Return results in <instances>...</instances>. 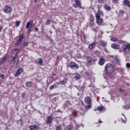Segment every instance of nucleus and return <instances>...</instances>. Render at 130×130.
Returning <instances> with one entry per match:
<instances>
[{
  "instance_id": "nucleus-22",
  "label": "nucleus",
  "mask_w": 130,
  "mask_h": 130,
  "mask_svg": "<svg viewBox=\"0 0 130 130\" xmlns=\"http://www.w3.org/2000/svg\"><path fill=\"white\" fill-rule=\"evenodd\" d=\"M122 115L123 116V118H121L122 122H123V123H126V118L125 117V115L123 113H122Z\"/></svg>"
},
{
  "instance_id": "nucleus-52",
  "label": "nucleus",
  "mask_w": 130,
  "mask_h": 130,
  "mask_svg": "<svg viewBox=\"0 0 130 130\" xmlns=\"http://www.w3.org/2000/svg\"><path fill=\"white\" fill-rule=\"evenodd\" d=\"M92 61H93V62H95V61H97V58L93 59Z\"/></svg>"
},
{
  "instance_id": "nucleus-47",
  "label": "nucleus",
  "mask_w": 130,
  "mask_h": 130,
  "mask_svg": "<svg viewBox=\"0 0 130 130\" xmlns=\"http://www.w3.org/2000/svg\"><path fill=\"white\" fill-rule=\"evenodd\" d=\"M26 29H28L27 31L28 32V33H30L31 32V29H32V28H28Z\"/></svg>"
},
{
  "instance_id": "nucleus-43",
  "label": "nucleus",
  "mask_w": 130,
  "mask_h": 130,
  "mask_svg": "<svg viewBox=\"0 0 130 130\" xmlns=\"http://www.w3.org/2000/svg\"><path fill=\"white\" fill-rule=\"evenodd\" d=\"M126 68H127L128 69H129V68H130V63H127L126 64Z\"/></svg>"
},
{
  "instance_id": "nucleus-62",
  "label": "nucleus",
  "mask_w": 130,
  "mask_h": 130,
  "mask_svg": "<svg viewBox=\"0 0 130 130\" xmlns=\"http://www.w3.org/2000/svg\"><path fill=\"white\" fill-rule=\"evenodd\" d=\"M119 52H121V51H120V50H119Z\"/></svg>"
},
{
  "instance_id": "nucleus-6",
  "label": "nucleus",
  "mask_w": 130,
  "mask_h": 130,
  "mask_svg": "<svg viewBox=\"0 0 130 130\" xmlns=\"http://www.w3.org/2000/svg\"><path fill=\"white\" fill-rule=\"evenodd\" d=\"M122 48L124 53H129L130 52V44L122 45Z\"/></svg>"
},
{
  "instance_id": "nucleus-12",
  "label": "nucleus",
  "mask_w": 130,
  "mask_h": 130,
  "mask_svg": "<svg viewBox=\"0 0 130 130\" xmlns=\"http://www.w3.org/2000/svg\"><path fill=\"white\" fill-rule=\"evenodd\" d=\"M58 85H60V82H55L53 85H51L49 87V89L51 91L53 90V89L55 88L58 87Z\"/></svg>"
},
{
  "instance_id": "nucleus-40",
  "label": "nucleus",
  "mask_w": 130,
  "mask_h": 130,
  "mask_svg": "<svg viewBox=\"0 0 130 130\" xmlns=\"http://www.w3.org/2000/svg\"><path fill=\"white\" fill-rule=\"evenodd\" d=\"M23 46H28V42H24L23 43Z\"/></svg>"
},
{
  "instance_id": "nucleus-28",
  "label": "nucleus",
  "mask_w": 130,
  "mask_h": 130,
  "mask_svg": "<svg viewBox=\"0 0 130 130\" xmlns=\"http://www.w3.org/2000/svg\"><path fill=\"white\" fill-rule=\"evenodd\" d=\"M38 63L40 64V66H42L43 64V60L41 58H39L38 59Z\"/></svg>"
},
{
  "instance_id": "nucleus-14",
  "label": "nucleus",
  "mask_w": 130,
  "mask_h": 130,
  "mask_svg": "<svg viewBox=\"0 0 130 130\" xmlns=\"http://www.w3.org/2000/svg\"><path fill=\"white\" fill-rule=\"evenodd\" d=\"M32 26H33V20H30L27 22L26 25V28L29 29V28H32Z\"/></svg>"
},
{
  "instance_id": "nucleus-17",
  "label": "nucleus",
  "mask_w": 130,
  "mask_h": 130,
  "mask_svg": "<svg viewBox=\"0 0 130 130\" xmlns=\"http://www.w3.org/2000/svg\"><path fill=\"white\" fill-rule=\"evenodd\" d=\"M47 124H50L52 122V116H49L47 117L46 121Z\"/></svg>"
},
{
  "instance_id": "nucleus-31",
  "label": "nucleus",
  "mask_w": 130,
  "mask_h": 130,
  "mask_svg": "<svg viewBox=\"0 0 130 130\" xmlns=\"http://www.w3.org/2000/svg\"><path fill=\"white\" fill-rule=\"evenodd\" d=\"M87 62H92L93 61V58L92 57L88 56L87 57Z\"/></svg>"
},
{
  "instance_id": "nucleus-51",
  "label": "nucleus",
  "mask_w": 130,
  "mask_h": 130,
  "mask_svg": "<svg viewBox=\"0 0 130 130\" xmlns=\"http://www.w3.org/2000/svg\"><path fill=\"white\" fill-rule=\"evenodd\" d=\"M34 29H35V31H38V30H39L38 27H35Z\"/></svg>"
},
{
  "instance_id": "nucleus-42",
  "label": "nucleus",
  "mask_w": 130,
  "mask_h": 130,
  "mask_svg": "<svg viewBox=\"0 0 130 130\" xmlns=\"http://www.w3.org/2000/svg\"><path fill=\"white\" fill-rule=\"evenodd\" d=\"M73 115H74V116L77 117V115L78 114V112H74L73 113Z\"/></svg>"
},
{
  "instance_id": "nucleus-20",
  "label": "nucleus",
  "mask_w": 130,
  "mask_h": 130,
  "mask_svg": "<svg viewBox=\"0 0 130 130\" xmlns=\"http://www.w3.org/2000/svg\"><path fill=\"white\" fill-rule=\"evenodd\" d=\"M74 79H75V80H80L81 79V76H80V74H79L78 73H75Z\"/></svg>"
},
{
  "instance_id": "nucleus-8",
  "label": "nucleus",
  "mask_w": 130,
  "mask_h": 130,
  "mask_svg": "<svg viewBox=\"0 0 130 130\" xmlns=\"http://www.w3.org/2000/svg\"><path fill=\"white\" fill-rule=\"evenodd\" d=\"M69 66L70 68L72 69V70H74L75 69L78 70V69L79 68V66L78 65V64L76 63L75 62H70L69 64Z\"/></svg>"
},
{
  "instance_id": "nucleus-49",
  "label": "nucleus",
  "mask_w": 130,
  "mask_h": 130,
  "mask_svg": "<svg viewBox=\"0 0 130 130\" xmlns=\"http://www.w3.org/2000/svg\"><path fill=\"white\" fill-rule=\"evenodd\" d=\"M76 127H77V128H79V127H81V126L79 125V124H77V125H76Z\"/></svg>"
},
{
  "instance_id": "nucleus-5",
  "label": "nucleus",
  "mask_w": 130,
  "mask_h": 130,
  "mask_svg": "<svg viewBox=\"0 0 130 130\" xmlns=\"http://www.w3.org/2000/svg\"><path fill=\"white\" fill-rule=\"evenodd\" d=\"M3 11L6 14H11L13 12V8L9 5H5L3 9Z\"/></svg>"
},
{
  "instance_id": "nucleus-38",
  "label": "nucleus",
  "mask_w": 130,
  "mask_h": 130,
  "mask_svg": "<svg viewBox=\"0 0 130 130\" xmlns=\"http://www.w3.org/2000/svg\"><path fill=\"white\" fill-rule=\"evenodd\" d=\"M115 62L116 63H117V64H119V62H120V61L116 58L115 60Z\"/></svg>"
},
{
  "instance_id": "nucleus-64",
  "label": "nucleus",
  "mask_w": 130,
  "mask_h": 130,
  "mask_svg": "<svg viewBox=\"0 0 130 130\" xmlns=\"http://www.w3.org/2000/svg\"><path fill=\"white\" fill-rule=\"evenodd\" d=\"M56 118H58V117H57Z\"/></svg>"
},
{
  "instance_id": "nucleus-36",
  "label": "nucleus",
  "mask_w": 130,
  "mask_h": 130,
  "mask_svg": "<svg viewBox=\"0 0 130 130\" xmlns=\"http://www.w3.org/2000/svg\"><path fill=\"white\" fill-rule=\"evenodd\" d=\"M45 25H49L50 24V20L48 19L47 20V21L45 22Z\"/></svg>"
},
{
  "instance_id": "nucleus-1",
  "label": "nucleus",
  "mask_w": 130,
  "mask_h": 130,
  "mask_svg": "<svg viewBox=\"0 0 130 130\" xmlns=\"http://www.w3.org/2000/svg\"><path fill=\"white\" fill-rule=\"evenodd\" d=\"M116 68H114V66L112 64L108 63L106 65L104 72H105L107 75H110L113 74Z\"/></svg>"
},
{
  "instance_id": "nucleus-11",
  "label": "nucleus",
  "mask_w": 130,
  "mask_h": 130,
  "mask_svg": "<svg viewBox=\"0 0 130 130\" xmlns=\"http://www.w3.org/2000/svg\"><path fill=\"white\" fill-rule=\"evenodd\" d=\"M22 73H23V69H22V68L19 67L18 69L17 72H15V74H14V77L18 78V77H19V76H20L21 74H22Z\"/></svg>"
},
{
  "instance_id": "nucleus-41",
  "label": "nucleus",
  "mask_w": 130,
  "mask_h": 130,
  "mask_svg": "<svg viewBox=\"0 0 130 130\" xmlns=\"http://www.w3.org/2000/svg\"><path fill=\"white\" fill-rule=\"evenodd\" d=\"M118 43H119V44H123V41L122 40H119Z\"/></svg>"
},
{
  "instance_id": "nucleus-10",
  "label": "nucleus",
  "mask_w": 130,
  "mask_h": 130,
  "mask_svg": "<svg viewBox=\"0 0 130 130\" xmlns=\"http://www.w3.org/2000/svg\"><path fill=\"white\" fill-rule=\"evenodd\" d=\"M9 59V55L8 54H6L5 55V56L2 57L0 60V64H3V63H5L6 61Z\"/></svg>"
},
{
  "instance_id": "nucleus-27",
  "label": "nucleus",
  "mask_w": 130,
  "mask_h": 130,
  "mask_svg": "<svg viewBox=\"0 0 130 130\" xmlns=\"http://www.w3.org/2000/svg\"><path fill=\"white\" fill-rule=\"evenodd\" d=\"M73 128H74V126H73V125H70L68 126H67L64 130H73Z\"/></svg>"
},
{
  "instance_id": "nucleus-61",
  "label": "nucleus",
  "mask_w": 130,
  "mask_h": 130,
  "mask_svg": "<svg viewBox=\"0 0 130 130\" xmlns=\"http://www.w3.org/2000/svg\"><path fill=\"white\" fill-rule=\"evenodd\" d=\"M126 85L127 86H129V84H127Z\"/></svg>"
},
{
  "instance_id": "nucleus-13",
  "label": "nucleus",
  "mask_w": 130,
  "mask_h": 130,
  "mask_svg": "<svg viewBox=\"0 0 130 130\" xmlns=\"http://www.w3.org/2000/svg\"><path fill=\"white\" fill-rule=\"evenodd\" d=\"M96 24L99 26L102 25L103 19L101 17H95Z\"/></svg>"
},
{
  "instance_id": "nucleus-21",
  "label": "nucleus",
  "mask_w": 130,
  "mask_h": 130,
  "mask_svg": "<svg viewBox=\"0 0 130 130\" xmlns=\"http://www.w3.org/2000/svg\"><path fill=\"white\" fill-rule=\"evenodd\" d=\"M101 16H103V12L98 11L97 13H95V17H101Z\"/></svg>"
},
{
  "instance_id": "nucleus-25",
  "label": "nucleus",
  "mask_w": 130,
  "mask_h": 130,
  "mask_svg": "<svg viewBox=\"0 0 130 130\" xmlns=\"http://www.w3.org/2000/svg\"><path fill=\"white\" fill-rule=\"evenodd\" d=\"M60 83V85H66L67 83H68V79H63L61 81L59 82Z\"/></svg>"
},
{
  "instance_id": "nucleus-39",
  "label": "nucleus",
  "mask_w": 130,
  "mask_h": 130,
  "mask_svg": "<svg viewBox=\"0 0 130 130\" xmlns=\"http://www.w3.org/2000/svg\"><path fill=\"white\" fill-rule=\"evenodd\" d=\"M56 130H61V127L59 126H57L56 127Z\"/></svg>"
},
{
  "instance_id": "nucleus-57",
  "label": "nucleus",
  "mask_w": 130,
  "mask_h": 130,
  "mask_svg": "<svg viewBox=\"0 0 130 130\" xmlns=\"http://www.w3.org/2000/svg\"><path fill=\"white\" fill-rule=\"evenodd\" d=\"M38 0H34V2H35V3H38Z\"/></svg>"
},
{
  "instance_id": "nucleus-54",
  "label": "nucleus",
  "mask_w": 130,
  "mask_h": 130,
  "mask_svg": "<svg viewBox=\"0 0 130 130\" xmlns=\"http://www.w3.org/2000/svg\"><path fill=\"white\" fill-rule=\"evenodd\" d=\"M83 38L84 39H85L86 38V35H85V34L83 35Z\"/></svg>"
},
{
  "instance_id": "nucleus-53",
  "label": "nucleus",
  "mask_w": 130,
  "mask_h": 130,
  "mask_svg": "<svg viewBox=\"0 0 130 130\" xmlns=\"http://www.w3.org/2000/svg\"><path fill=\"white\" fill-rule=\"evenodd\" d=\"M53 100H54V101H56V100H57V98H54Z\"/></svg>"
},
{
  "instance_id": "nucleus-7",
  "label": "nucleus",
  "mask_w": 130,
  "mask_h": 130,
  "mask_svg": "<svg viewBox=\"0 0 130 130\" xmlns=\"http://www.w3.org/2000/svg\"><path fill=\"white\" fill-rule=\"evenodd\" d=\"M23 38H24V34H21L19 36V37L17 40L16 43H15L16 46H19V45H21V43H22Z\"/></svg>"
},
{
  "instance_id": "nucleus-30",
  "label": "nucleus",
  "mask_w": 130,
  "mask_h": 130,
  "mask_svg": "<svg viewBox=\"0 0 130 130\" xmlns=\"http://www.w3.org/2000/svg\"><path fill=\"white\" fill-rule=\"evenodd\" d=\"M106 109L105 108H104V107H98L97 110H99L100 111H102V110H104V111H105V110Z\"/></svg>"
},
{
  "instance_id": "nucleus-44",
  "label": "nucleus",
  "mask_w": 130,
  "mask_h": 130,
  "mask_svg": "<svg viewBox=\"0 0 130 130\" xmlns=\"http://www.w3.org/2000/svg\"><path fill=\"white\" fill-rule=\"evenodd\" d=\"M4 77H5V75H4V74L0 75V78H2V80H4ZM0 85H1V83H0Z\"/></svg>"
},
{
  "instance_id": "nucleus-37",
  "label": "nucleus",
  "mask_w": 130,
  "mask_h": 130,
  "mask_svg": "<svg viewBox=\"0 0 130 130\" xmlns=\"http://www.w3.org/2000/svg\"><path fill=\"white\" fill-rule=\"evenodd\" d=\"M21 97H22V98H23V99H24V98H25L26 97V93L23 92L21 95Z\"/></svg>"
},
{
  "instance_id": "nucleus-35",
  "label": "nucleus",
  "mask_w": 130,
  "mask_h": 130,
  "mask_svg": "<svg viewBox=\"0 0 130 130\" xmlns=\"http://www.w3.org/2000/svg\"><path fill=\"white\" fill-rule=\"evenodd\" d=\"M20 24H21V22L20 21H16V27H19L20 26Z\"/></svg>"
},
{
  "instance_id": "nucleus-58",
  "label": "nucleus",
  "mask_w": 130,
  "mask_h": 130,
  "mask_svg": "<svg viewBox=\"0 0 130 130\" xmlns=\"http://www.w3.org/2000/svg\"><path fill=\"white\" fill-rule=\"evenodd\" d=\"M76 35H77V36H79V32H77V33H76Z\"/></svg>"
},
{
  "instance_id": "nucleus-32",
  "label": "nucleus",
  "mask_w": 130,
  "mask_h": 130,
  "mask_svg": "<svg viewBox=\"0 0 130 130\" xmlns=\"http://www.w3.org/2000/svg\"><path fill=\"white\" fill-rule=\"evenodd\" d=\"M85 77L86 79H90V74L88 72H85Z\"/></svg>"
},
{
  "instance_id": "nucleus-3",
  "label": "nucleus",
  "mask_w": 130,
  "mask_h": 130,
  "mask_svg": "<svg viewBox=\"0 0 130 130\" xmlns=\"http://www.w3.org/2000/svg\"><path fill=\"white\" fill-rule=\"evenodd\" d=\"M14 50V51H18L13 58V67L14 68H17V67H18V64H19V59L18 58L17 54L20 52V49H18V48H15Z\"/></svg>"
},
{
  "instance_id": "nucleus-50",
  "label": "nucleus",
  "mask_w": 130,
  "mask_h": 130,
  "mask_svg": "<svg viewBox=\"0 0 130 130\" xmlns=\"http://www.w3.org/2000/svg\"><path fill=\"white\" fill-rule=\"evenodd\" d=\"M102 122H102V121H101V119H99V123H102Z\"/></svg>"
},
{
  "instance_id": "nucleus-33",
  "label": "nucleus",
  "mask_w": 130,
  "mask_h": 130,
  "mask_svg": "<svg viewBox=\"0 0 130 130\" xmlns=\"http://www.w3.org/2000/svg\"><path fill=\"white\" fill-rule=\"evenodd\" d=\"M99 4H104L107 0H98Z\"/></svg>"
},
{
  "instance_id": "nucleus-2",
  "label": "nucleus",
  "mask_w": 130,
  "mask_h": 130,
  "mask_svg": "<svg viewBox=\"0 0 130 130\" xmlns=\"http://www.w3.org/2000/svg\"><path fill=\"white\" fill-rule=\"evenodd\" d=\"M84 102L87 104V105L84 106V108L85 110H89L92 108V99L90 96H86L84 99Z\"/></svg>"
},
{
  "instance_id": "nucleus-34",
  "label": "nucleus",
  "mask_w": 130,
  "mask_h": 130,
  "mask_svg": "<svg viewBox=\"0 0 130 130\" xmlns=\"http://www.w3.org/2000/svg\"><path fill=\"white\" fill-rule=\"evenodd\" d=\"M111 41H113L114 42H115L116 41H118V40L117 39V38L115 37H113L111 38Z\"/></svg>"
},
{
  "instance_id": "nucleus-59",
  "label": "nucleus",
  "mask_w": 130,
  "mask_h": 130,
  "mask_svg": "<svg viewBox=\"0 0 130 130\" xmlns=\"http://www.w3.org/2000/svg\"><path fill=\"white\" fill-rule=\"evenodd\" d=\"M124 95L125 97H126V93H125L124 94Z\"/></svg>"
},
{
  "instance_id": "nucleus-16",
  "label": "nucleus",
  "mask_w": 130,
  "mask_h": 130,
  "mask_svg": "<svg viewBox=\"0 0 130 130\" xmlns=\"http://www.w3.org/2000/svg\"><path fill=\"white\" fill-rule=\"evenodd\" d=\"M30 130H39V126L34 124V125H30L29 127Z\"/></svg>"
},
{
  "instance_id": "nucleus-24",
  "label": "nucleus",
  "mask_w": 130,
  "mask_h": 130,
  "mask_svg": "<svg viewBox=\"0 0 130 130\" xmlns=\"http://www.w3.org/2000/svg\"><path fill=\"white\" fill-rule=\"evenodd\" d=\"M111 47H112V48L114 49H119V45H116L115 44H112Z\"/></svg>"
},
{
  "instance_id": "nucleus-45",
  "label": "nucleus",
  "mask_w": 130,
  "mask_h": 130,
  "mask_svg": "<svg viewBox=\"0 0 130 130\" xmlns=\"http://www.w3.org/2000/svg\"><path fill=\"white\" fill-rule=\"evenodd\" d=\"M119 0H113V3H115V4H117Z\"/></svg>"
},
{
  "instance_id": "nucleus-63",
  "label": "nucleus",
  "mask_w": 130,
  "mask_h": 130,
  "mask_svg": "<svg viewBox=\"0 0 130 130\" xmlns=\"http://www.w3.org/2000/svg\"><path fill=\"white\" fill-rule=\"evenodd\" d=\"M94 32H96V30L94 29Z\"/></svg>"
},
{
  "instance_id": "nucleus-29",
  "label": "nucleus",
  "mask_w": 130,
  "mask_h": 130,
  "mask_svg": "<svg viewBox=\"0 0 130 130\" xmlns=\"http://www.w3.org/2000/svg\"><path fill=\"white\" fill-rule=\"evenodd\" d=\"M33 85V83L32 82H27L26 83V87H32V85Z\"/></svg>"
},
{
  "instance_id": "nucleus-48",
  "label": "nucleus",
  "mask_w": 130,
  "mask_h": 130,
  "mask_svg": "<svg viewBox=\"0 0 130 130\" xmlns=\"http://www.w3.org/2000/svg\"><path fill=\"white\" fill-rule=\"evenodd\" d=\"M119 91H120V92H123V91H124L122 88H119Z\"/></svg>"
},
{
  "instance_id": "nucleus-4",
  "label": "nucleus",
  "mask_w": 130,
  "mask_h": 130,
  "mask_svg": "<svg viewBox=\"0 0 130 130\" xmlns=\"http://www.w3.org/2000/svg\"><path fill=\"white\" fill-rule=\"evenodd\" d=\"M74 2L75 4L73 5V8L77 9V8H79V9H82L84 10L85 8L82 7V3H81V1L80 0H75Z\"/></svg>"
},
{
  "instance_id": "nucleus-15",
  "label": "nucleus",
  "mask_w": 130,
  "mask_h": 130,
  "mask_svg": "<svg viewBox=\"0 0 130 130\" xmlns=\"http://www.w3.org/2000/svg\"><path fill=\"white\" fill-rule=\"evenodd\" d=\"M95 47H96V42H94L88 46V49H89V50H93V49H94Z\"/></svg>"
},
{
  "instance_id": "nucleus-60",
  "label": "nucleus",
  "mask_w": 130,
  "mask_h": 130,
  "mask_svg": "<svg viewBox=\"0 0 130 130\" xmlns=\"http://www.w3.org/2000/svg\"><path fill=\"white\" fill-rule=\"evenodd\" d=\"M67 103H68V104H70V102H67Z\"/></svg>"
},
{
  "instance_id": "nucleus-23",
  "label": "nucleus",
  "mask_w": 130,
  "mask_h": 130,
  "mask_svg": "<svg viewBox=\"0 0 130 130\" xmlns=\"http://www.w3.org/2000/svg\"><path fill=\"white\" fill-rule=\"evenodd\" d=\"M104 9L106 11H111V7L108 4H105Z\"/></svg>"
},
{
  "instance_id": "nucleus-26",
  "label": "nucleus",
  "mask_w": 130,
  "mask_h": 130,
  "mask_svg": "<svg viewBox=\"0 0 130 130\" xmlns=\"http://www.w3.org/2000/svg\"><path fill=\"white\" fill-rule=\"evenodd\" d=\"M100 45L102 46V47H106V46H107V42L101 41L100 42Z\"/></svg>"
},
{
  "instance_id": "nucleus-19",
  "label": "nucleus",
  "mask_w": 130,
  "mask_h": 130,
  "mask_svg": "<svg viewBox=\"0 0 130 130\" xmlns=\"http://www.w3.org/2000/svg\"><path fill=\"white\" fill-rule=\"evenodd\" d=\"M99 59V64H100V66H103V64L105 63V59L103 57H100Z\"/></svg>"
},
{
  "instance_id": "nucleus-9",
  "label": "nucleus",
  "mask_w": 130,
  "mask_h": 130,
  "mask_svg": "<svg viewBox=\"0 0 130 130\" xmlns=\"http://www.w3.org/2000/svg\"><path fill=\"white\" fill-rule=\"evenodd\" d=\"M89 19V27H93V26L95 25V23H94V21H95V18H94L93 15H90Z\"/></svg>"
},
{
  "instance_id": "nucleus-18",
  "label": "nucleus",
  "mask_w": 130,
  "mask_h": 130,
  "mask_svg": "<svg viewBox=\"0 0 130 130\" xmlns=\"http://www.w3.org/2000/svg\"><path fill=\"white\" fill-rule=\"evenodd\" d=\"M122 5L124 7H127L129 8L130 6V2L128 0H124L122 3Z\"/></svg>"
},
{
  "instance_id": "nucleus-46",
  "label": "nucleus",
  "mask_w": 130,
  "mask_h": 130,
  "mask_svg": "<svg viewBox=\"0 0 130 130\" xmlns=\"http://www.w3.org/2000/svg\"><path fill=\"white\" fill-rule=\"evenodd\" d=\"M119 13H120V14H124V11L120 10Z\"/></svg>"
},
{
  "instance_id": "nucleus-55",
  "label": "nucleus",
  "mask_w": 130,
  "mask_h": 130,
  "mask_svg": "<svg viewBox=\"0 0 130 130\" xmlns=\"http://www.w3.org/2000/svg\"><path fill=\"white\" fill-rule=\"evenodd\" d=\"M2 29H3V27L0 26V32L2 31Z\"/></svg>"
},
{
  "instance_id": "nucleus-56",
  "label": "nucleus",
  "mask_w": 130,
  "mask_h": 130,
  "mask_svg": "<svg viewBox=\"0 0 130 130\" xmlns=\"http://www.w3.org/2000/svg\"><path fill=\"white\" fill-rule=\"evenodd\" d=\"M98 52H99V51H95L94 52V53H95V54H96V53H98Z\"/></svg>"
}]
</instances>
